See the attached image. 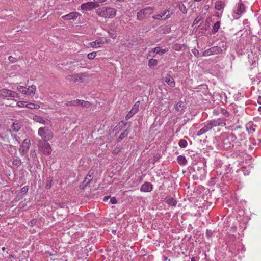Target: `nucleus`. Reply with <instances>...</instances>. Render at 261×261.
<instances>
[{
  "label": "nucleus",
  "instance_id": "1",
  "mask_svg": "<svg viewBox=\"0 0 261 261\" xmlns=\"http://www.w3.org/2000/svg\"><path fill=\"white\" fill-rule=\"evenodd\" d=\"M96 14L105 19H112L117 14V10L112 7L103 6L100 7L96 10Z\"/></svg>",
  "mask_w": 261,
  "mask_h": 261
},
{
  "label": "nucleus",
  "instance_id": "2",
  "mask_svg": "<svg viewBox=\"0 0 261 261\" xmlns=\"http://www.w3.org/2000/svg\"><path fill=\"white\" fill-rule=\"evenodd\" d=\"M38 134L44 141H50L54 137L53 132L47 127L39 128Z\"/></svg>",
  "mask_w": 261,
  "mask_h": 261
},
{
  "label": "nucleus",
  "instance_id": "3",
  "mask_svg": "<svg viewBox=\"0 0 261 261\" xmlns=\"http://www.w3.org/2000/svg\"><path fill=\"white\" fill-rule=\"evenodd\" d=\"M38 147L39 150L45 155H48L51 152L50 145L47 141H40Z\"/></svg>",
  "mask_w": 261,
  "mask_h": 261
},
{
  "label": "nucleus",
  "instance_id": "4",
  "mask_svg": "<svg viewBox=\"0 0 261 261\" xmlns=\"http://www.w3.org/2000/svg\"><path fill=\"white\" fill-rule=\"evenodd\" d=\"M86 77H87L86 73H78L73 75H68L65 79L69 82H80Z\"/></svg>",
  "mask_w": 261,
  "mask_h": 261
},
{
  "label": "nucleus",
  "instance_id": "5",
  "mask_svg": "<svg viewBox=\"0 0 261 261\" xmlns=\"http://www.w3.org/2000/svg\"><path fill=\"white\" fill-rule=\"evenodd\" d=\"M0 96L4 98L19 97V94L16 92L5 88L0 90Z\"/></svg>",
  "mask_w": 261,
  "mask_h": 261
},
{
  "label": "nucleus",
  "instance_id": "6",
  "mask_svg": "<svg viewBox=\"0 0 261 261\" xmlns=\"http://www.w3.org/2000/svg\"><path fill=\"white\" fill-rule=\"evenodd\" d=\"M30 145L31 142L30 139H25L23 140L19 148V151L21 155L23 156L27 153Z\"/></svg>",
  "mask_w": 261,
  "mask_h": 261
},
{
  "label": "nucleus",
  "instance_id": "7",
  "mask_svg": "<svg viewBox=\"0 0 261 261\" xmlns=\"http://www.w3.org/2000/svg\"><path fill=\"white\" fill-rule=\"evenodd\" d=\"M98 6L99 5L97 3H96L95 2H88L86 3L82 4L81 7L83 10L89 11L91 10L94 8H97Z\"/></svg>",
  "mask_w": 261,
  "mask_h": 261
},
{
  "label": "nucleus",
  "instance_id": "8",
  "mask_svg": "<svg viewBox=\"0 0 261 261\" xmlns=\"http://www.w3.org/2000/svg\"><path fill=\"white\" fill-rule=\"evenodd\" d=\"M208 122L210 125L212 126V129H213V128H214V127H216L217 126H223L225 125L224 120L222 119H220V118H218L216 120H211V121H210Z\"/></svg>",
  "mask_w": 261,
  "mask_h": 261
},
{
  "label": "nucleus",
  "instance_id": "9",
  "mask_svg": "<svg viewBox=\"0 0 261 261\" xmlns=\"http://www.w3.org/2000/svg\"><path fill=\"white\" fill-rule=\"evenodd\" d=\"M80 15L77 12H71L67 15L62 16V18L64 20H75Z\"/></svg>",
  "mask_w": 261,
  "mask_h": 261
},
{
  "label": "nucleus",
  "instance_id": "10",
  "mask_svg": "<svg viewBox=\"0 0 261 261\" xmlns=\"http://www.w3.org/2000/svg\"><path fill=\"white\" fill-rule=\"evenodd\" d=\"M169 50L168 48H165L164 49L161 48L160 47H156L151 49L150 51V53H154L155 54H158L160 56H162L164 55L165 53L167 52Z\"/></svg>",
  "mask_w": 261,
  "mask_h": 261
},
{
  "label": "nucleus",
  "instance_id": "11",
  "mask_svg": "<svg viewBox=\"0 0 261 261\" xmlns=\"http://www.w3.org/2000/svg\"><path fill=\"white\" fill-rule=\"evenodd\" d=\"M71 106H76L80 105L83 107L85 108H90L91 106V104L89 101H86L83 100L77 99L75 101H73Z\"/></svg>",
  "mask_w": 261,
  "mask_h": 261
},
{
  "label": "nucleus",
  "instance_id": "12",
  "mask_svg": "<svg viewBox=\"0 0 261 261\" xmlns=\"http://www.w3.org/2000/svg\"><path fill=\"white\" fill-rule=\"evenodd\" d=\"M152 185L149 182H145L141 187V191L144 192H149L152 190Z\"/></svg>",
  "mask_w": 261,
  "mask_h": 261
},
{
  "label": "nucleus",
  "instance_id": "13",
  "mask_svg": "<svg viewBox=\"0 0 261 261\" xmlns=\"http://www.w3.org/2000/svg\"><path fill=\"white\" fill-rule=\"evenodd\" d=\"M104 43V41L102 39H99L94 41L90 42L89 45L93 48H98L101 47Z\"/></svg>",
  "mask_w": 261,
  "mask_h": 261
},
{
  "label": "nucleus",
  "instance_id": "14",
  "mask_svg": "<svg viewBox=\"0 0 261 261\" xmlns=\"http://www.w3.org/2000/svg\"><path fill=\"white\" fill-rule=\"evenodd\" d=\"M33 119L35 122H38L44 125L48 124L49 121L47 119H45L43 117L37 115L33 116Z\"/></svg>",
  "mask_w": 261,
  "mask_h": 261
},
{
  "label": "nucleus",
  "instance_id": "15",
  "mask_svg": "<svg viewBox=\"0 0 261 261\" xmlns=\"http://www.w3.org/2000/svg\"><path fill=\"white\" fill-rule=\"evenodd\" d=\"M37 87L36 85H32L27 88V95L32 97L35 94Z\"/></svg>",
  "mask_w": 261,
  "mask_h": 261
},
{
  "label": "nucleus",
  "instance_id": "16",
  "mask_svg": "<svg viewBox=\"0 0 261 261\" xmlns=\"http://www.w3.org/2000/svg\"><path fill=\"white\" fill-rule=\"evenodd\" d=\"M245 10V7L244 4L241 3L238 4L237 8L234 10V12L237 14H241Z\"/></svg>",
  "mask_w": 261,
  "mask_h": 261
},
{
  "label": "nucleus",
  "instance_id": "17",
  "mask_svg": "<svg viewBox=\"0 0 261 261\" xmlns=\"http://www.w3.org/2000/svg\"><path fill=\"white\" fill-rule=\"evenodd\" d=\"M212 126L210 125L208 122H207L206 124H205L203 127H202L198 132V135H201L208 130L212 129Z\"/></svg>",
  "mask_w": 261,
  "mask_h": 261
},
{
  "label": "nucleus",
  "instance_id": "18",
  "mask_svg": "<svg viewBox=\"0 0 261 261\" xmlns=\"http://www.w3.org/2000/svg\"><path fill=\"white\" fill-rule=\"evenodd\" d=\"M164 81L168 84L170 87H174L175 86V82L173 78L170 76H165L164 79Z\"/></svg>",
  "mask_w": 261,
  "mask_h": 261
},
{
  "label": "nucleus",
  "instance_id": "19",
  "mask_svg": "<svg viewBox=\"0 0 261 261\" xmlns=\"http://www.w3.org/2000/svg\"><path fill=\"white\" fill-rule=\"evenodd\" d=\"M143 14L146 17L150 15L153 12V8L150 7H147L141 10Z\"/></svg>",
  "mask_w": 261,
  "mask_h": 261
},
{
  "label": "nucleus",
  "instance_id": "20",
  "mask_svg": "<svg viewBox=\"0 0 261 261\" xmlns=\"http://www.w3.org/2000/svg\"><path fill=\"white\" fill-rule=\"evenodd\" d=\"M166 203L171 206H175L177 204V201L171 197H167L166 198Z\"/></svg>",
  "mask_w": 261,
  "mask_h": 261
},
{
  "label": "nucleus",
  "instance_id": "21",
  "mask_svg": "<svg viewBox=\"0 0 261 261\" xmlns=\"http://www.w3.org/2000/svg\"><path fill=\"white\" fill-rule=\"evenodd\" d=\"M177 162L180 165H185L187 164V160L184 156L179 155L177 159Z\"/></svg>",
  "mask_w": 261,
  "mask_h": 261
},
{
  "label": "nucleus",
  "instance_id": "22",
  "mask_svg": "<svg viewBox=\"0 0 261 261\" xmlns=\"http://www.w3.org/2000/svg\"><path fill=\"white\" fill-rule=\"evenodd\" d=\"M210 48L213 55L219 54L222 51V49L218 46H214Z\"/></svg>",
  "mask_w": 261,
  "mask_h": 261
},
{
  "label": "nucleus",
  "instance_id": "23",
  "mask_svg": "<svg viewBox=\"0 0 261 261\" xmlns=\"http://www.w3.org/2000/svg\"><path fill=\"white\" fill-rule=\"evenodd\" d=\"M224 7V3L222 1H217L215 3V8L218 10H221Z\"/></svg>",
  "mask_w": 261,
  "mask_h": 261
},
{
  "label": "nucleus",
  "instance_id": "24",
  "mask_svg": "<svg viewBox=\"0 0 261 261\" xmlns=\"http://www.w3.org/2000/svg\"><path fill=\"white\" fill-rule=\"evenodd\" d=\"M21 126L20 123L18 121H16L13 123L12 129L15 132H17L21 128Z\"/></svg>",
  "mask_w": 261,
  "mask_h": 261
},
{
  "label": "nucleus",
  "instance_id": "25",
  "mask_svg": "<svg viewBox=\"0 0 261 261\" xmlns=\"http://www.w3.org/2000/svg\"><path fill=\"white\" fill-rule=\"evenodd\" d=\"M26 107L30 109H39L40 106L38 104L30 102L27 103Z\"/></svg>",
  "mask_w": 261,
  "mask_h": 261
},
{
  "label": "nucleus",
  "instance_id": "26",
  "mask_svg": "<svg viewBox=\"0 0 261 261\" xmlns=\"http://www.w3.org/2000/svg\"><path fill=\"white\" fill-rule=\"evenodd\" d=\"M140 104V101H137L134 105L133 108L130 110L131 111L134 112L135 114L137 113L139 110V107Z\"/></svg>",
  "mask_w": 261,
  "mask_h": 261
},
{
  "label": "nucleus",
  "instance_id": "27",
  "mask_svg": "<svg viewBox=\"0 0 261 261\" xmlns=\"http://www.w3.org/2000/svg\"><path fill=\"white\" fill-rule=\"evenodd\" d=\"M16 89L22 94L27 95V88L22 86H18Z\"/></svg>",
  "mask_w": 261,
  "mask_h": 261
},
{
  "label": "nucleus",
  "instance_id": "28",
  "mask_svg": "<svg viewBox=\"0 0 261 261\" xmlns=\"http://www.w3.org/2000/svg\"><path fill=\"white\" fill-rule=\"evenodd\" d=\"M158 64V61L154 59H151L148 61V66L150 68L154 67Z\"/></svg>",
  "mask_w": 261,
  "mask_h": 261
},
{
  "label": "nucleus",
  "instance_id": "29",
  "mask_svg": "<svg viewBox=\"0 0 261 261\" xmlns=\"http://www.w3.org/2000/svg\"><path fill=\"white\" fill-rule=\"evenodd\" d=\"M129 132L128 130H125L123 131L119 136L118 138V141H120L122 140L124 138L127 137L129 134Z\"/></svg>",
  "mask_w": 261,
  "mask_h": 261
},
{
  "label": "nucleus",
  "instance_id": "30",
  "mask_svg": "<svg viewBox=\"0 0 261 261\" xmlns=\"http://www.w3.org/2000/svg\"><path fill=\"white\" fill-rule=\"evenodd\" d=\"M184 107V103L182 101H179L176 103L175 109L178 112H181Z\"/></svg>",
  "mask_w": 261,
  "mask_h": 261
},
{
  "label": "nucleus",
  "instance_id": "31",
  "mask_svg": "<svg viewBox=\"0 0 261 261\" xmlns=\"http://www.w3.org/2000/svg\"><path fill=\"white\" fill-rule=\"evenodd\" d=\"M146 16L143 14L142 10H140L137 13V18L138 20H142Z\"/></svg>",
  "mask_w": 261,
  "mask_h": 261
},
{
  "label": "nucleus",
  "instance_id": "32",
  "mask_svg": "<svg viewBox=\"0 0 261 261\" xmlns=\"http://www.w3.org/2000/svg\"><path fill=\"white\" fill-rule=\"evenodd\" d=\"M220 23L219 21H217V22H216L214 24L213 28V32L214 33L217 32L218 31V30L220 28Z\"/></svg>",
  "mask_w": 261,
  "mask_h": 261
},
{
  "label": "nucleus",
  "instance_id": "33",
  "mask_svg": "<svg viewBox=\"0 0 261 261\" xmlns=\"http://www.w3.org/2000/svg\"><path fill=\"white\" fill-rule=\"evenodd\" d=\"M178 144L180 147L184 148V147H186L187 146L188 143H187V142L186 140H185L184 139H181L179 141Z\"/></svg>",
  "mask_w": 261,
  "mask_h": 261
},
{
  "label": "nucleus",
  "instance_id": "34",
  "mask_svg": "<svg viewBox=\"0 0 261 261\" xmlns=\"http://www.w3.org/2000/svg\"><path fill=\"white\" fill-rule=\"evenodd\" d=\"M96 55V52H92L88 54L87 57L90 60H93L94 59Z\"/></svg>",
  "mask_w": 261,
  "mask_h": 261
},
{
  "label": "nucleus",
  "instance_id": "35",
  "mask_svg": "<svg viewBox=\"0 0 261 261\" xmlns=\"http://www.w3.org/2000/svg\"><path fill=\"white\" fill-rule=\"evenodd\" d=\"M27 103L25 101H20L16 103V105L20 108L26 107Z\"/></svg>",
  "mask_w": 261,
  "mask_h": 261
},
{
  "label": "nucleus",
  "instance_id": "36",
  "mask_svg": "<svg viewBox=\"0 0 261 261\" xmlns=\"http://www.w3.org/2000/svg\"><path fill=\"white\" fill-rule=\"evenodd\" d=\"M92 179V176L90 175H88L85 178L84 182H86V184L85 186L87 185L88 184L90 183V181Z\"/></svg>",
  "mask_w": 261,
  "mask_h": 261
},
{
  "label": "nucleus",
  "instance_id": "37",
  "mask_svg": "<svg viewBox=\"0 0 261 261\" xmlns=\"http://www.w3.org/2000/svg\"><path fill=\"white\" fill-rule=\"evenodd\" d=\"M165 15V13H162L161 14L156 15L153 17V19L161 20L162 18Z\"/></svg>",
  "mask_w": 261,
  "mask_h": 261
},
{
  "label": "nucleus",
  "instance_id": "38",
  "mask_svg": "<svg viewBox=\"0 0 261 261\" xmlns=\"http://www.w3.org/2000/svg\"><path fill=\"white\" fill-rule=\"evenodd\" d=\"M179 8L180 10L184 13L186 14L187 12V10L186 8L184 5H179Z\"/></svg>",
  "mask_w": 261,
  "mask_h": 261
},
{
  "label": "nucleus",
  "instance_id": "39",
  "mask_svg": "<svg viewBox=\"0 0 261 261\" xmlns=\"http://www.w3.org/2000/svg\"><path fill=\"white\" fill-rule=\"evenodd\" d=\"M212 55L213 54L211 52V48L205 50L203 53V55L204 56H209Z\"/></svg>",
  "mask_w": 261,
  "mask_h": 261
},
{
  "label": "nucleus",
  "instance_id": "40",
  "mask_svg": "<svg viewBox=\"0 0 261 261\" xmlns=\"http://www.w3.org/2000/svg\"><path fill=\"white\" fill-rule=\"evenodd\" d=\"M135 114L134 112H133L132 111H130L128 112V113L126 115V116L125 117V119L126 120H128Z\"/></svg>",
  "mask_w": 261,
  "mask_h": 261
},
{
  "label": "nucleus",
  "instance_id": "41",
  "mask_svg": "<svg viewBox=\"0 0 261 261\" xmlns=\"http://www.w3.org/2000/svg\"><path fill=\"white\" fill-rule=\"evenodd\" d=\"M28 190H29L28 187L27 186H24L21 188V192L25 193L28 192Z\"/></svg>",
  "mask_w": 261,
  "mask_h": 261
},
{
  "label": "nucleus",
  "instance_id": "42",
  "mask_svg": "<svg viewBox=\"0 0 261 261\" xmlns=\"http://www.w3.org/2000/svg\"><path fill=\"white\" fill-rule=\"evenodd\" d=\"M222 113L224 115L225 117H227L229 115V112L227 110H225L224 109L222 110Z\"/></svg>",
  "mask_w": 261,
  "mask_h": 261
},
{
  "label": "nucleus",
  "instance_id": "43",
  "mask_svg": "<svg viewBox=\"0 0 261 261\" xmlns=\"http://www.w3.org/2000/svg\"><path fill=\"white\" fill-rule=\"evenodd\" d=\"M109 35H110V36L113 38V39H115L116 38V33H109Z\"/></svg>",
  "mask_w": 261,
  "mask_h": 261
},
{
  "label": "nucleus",
  "instance_id": "44",
  "mask_svg": "<svg viewBox=\"0 0 261 261\" xmlns=\"http://www.w3.org/2000/svg\"><path fill=\"white\" fill-rule=\"evenodd\" d=\"M8 59H9V60L11 62H15L16 61L15 60V58L13 57L12 56H10L8 57Z\"/></svg>",
  "mask_w": 261,
  "mask_h": 261
},
{
  "label": "nucleus",
  "instance_id": "45",
  "mask_svg": "<svg viewBox=\"0 0 261 261\" xmlns=\"http://www.w3.org/2000/svg\"><path fill=\"white\" fill-rule=\"evenodd\" d=\"M110 201L112 204H116L117 203V200L114 197L112 198L110 200Z\"/></svg>",
  "mask_w": 261,
  "mask_h": 261
},
{
  "label": "nucleus",
  "instance_id": "46",
  "mask_svg": "<svg viewBox=\"0 0 261 261\" xmlns=\"http://www.w3.org/2000/svg\"><path fill=\"white\" fill-rule=\"evenodd\" d=\"M20 161H18L17 160H15L13 162V164L15 165H19V164H20Z\"/></svg>",
  "mask_w": 261,
  "mask_h": 261
},
{
  "label": "nucleus",
  "instance_id": "47",
  "mask_svg": "<svg viewBox=\"0 0 261 261\" xmlns=\"http://www.w3.org/2000/svg\"><path fill=\"white\" fill-rule=\"evenodd\" d=\"M106 0H94V1L96 3H102V2H105Z\"/></svg>",
  "mask_w": 261,
  "mask_h": 261
},
{
  "label": "nucleus",
  "instance_id": "48",
  "mask_svg": "<svg viewBox=\"0 0 261 261\" xmlns=\"http://www.w3.org/2000/svg\"><path fill=\"white\" fill-rule=\"evenodd\" d=\"M110 39H106V40H105V41H104V42H105V43H109V42H110Z\"/></svg>",
  "mask_w": 261,
  "mask_h": 261
},
{
  "label": "nucleus",
  "instance_id": "49",
  "mask_svg": "<svg viewBox=\"0 0 261 261\" xmlns=\"http://www.w3.org/2000/svg\"><path fill=\"white\" fill-rule=\"evenodd\" d=\"M109 199V197H104V201H107Z\"/></svg>",
  "mask_w": 261,
  "mask_h": 261
},
{
  "label": "nucleus",
  "instance_id": "50",
  "mask_svg": "<svg viewBox=\"0 0 261 261\" xmlns=\"http://www.w3.org/2000/svg\"><path fill=\"white\" fill-rule=\"evenodd\" d=\"M5 249H6V248H5V247H3V248H2V250L3 252H4V251H5Z\"/></svg>",
  "mask_w": 261,
  "mask_h": 261
},
{
  "label": "nucleus",
  "instance_id": "51",
  "mask_svg": "<svg viewBox=\"0 0 261 261\" xmlns=\"http://www.w3.org/2000/svg\"><path fill=\"white\" fill-rule=\"evenodd\" d=\"M194 2H199L201 0H193Z\"/></svg>",
  "mask_w": 261,
  "mask_h": 261
},
{
  "label": "nucleus",
  "instance_id": "52",
  "mask_svg": "<svg viewBox=\"0 0 261 261\" xmlns=\"http://www.w3.org/2000/svg\"><path fill=\"white\" fill-rule=\"evenodd\" d=\"M9 257H14V256L12 255H9Z\"/></svg>",
  "mask_w": 261,
  "mask_h": 261
},
{
  "label": "nucleus",
  "instance_id": "53",
  "mask_svg": "<svg viewBox=\"0 0 261 261\" xmlns=\"http://www.w3.org/2000/svg\"><path fill=\"white\" fill-rule=\"evenodd\" d=\"M82 186H83V185H80V188L81 189L83 188V187Z\"/></svg>",
  "mask_w": 261,
  "mask_h": 261
},
{
  "label": "nucleus",
  "instance_id": "54",
  "mask_svg": "<svg viewBox=\"0 0 261 261\" xmlns=\"http://www.w3.org/2000/svg\"><path fill=\"white\" fill-rule=\"evenodd\" d=\"M50 186H49V187H48V185L46 186V188H47V189H50Z\"/></svg>",
  "mask_w": 261,
  "mask_h": 261
},
{
  "label": "nucleus",
  "instance_id": "55",
  "mask_svg": "<svg viewBox=\"0 0 261 261\" xmlns=\"http://www.w3.org/2000/svg\"><path fill=\"white\" fill-rule=\"evenodd\" d=\"M194 258H192V259H191V261H194Z\"/></svg>",
  "mask_w": 261,
  "mask_h": 261
},
{
  "label": "nucleus",
  "instance_id": "56",
  "mask_svg": "<svg viewBox=\"0 0 261 261\" xmlns=\"http://www.w3.org/2000/svg\"><path fill=\"white\" fill-rule=\"evenodd\" d=\"M197 52H198V50H196V52L194 53V54H197Z\"/></svg>",
  "mask_w": 261,
  "mask_h": 261
},
{
  "label": "nucleus",
  "instance_id": "57",
  "mask_svg": "<svg viewBox=\"0 0 261 261\" xmlns=\"http://www.w3.org/2000/svg\"><path fill=\"white\" fill-rule=\"evenodd\" d=\"M197 52H198V50H196V52L194 53V54H197Z\"/></svg>",
  "mask_w": 261,
  "mask_h": 261
},
{
  "label": "nucleus",
  "instance_id": "58",
  "mask_svg": "<svg viewBox=\"0 0 261 261\" xmlns=\"http://www.w3.org/2000/svg\"><path fill=\"white\" fill-rule=\"evenodd\" d=\"M197 52H198V50H196V52L194 53V54H197Z\"/></svg>",
  "mask_w": 261,
  "mask_h": 261
},
{
  "label": "nucleus",
  "instance_id": "59",
  "mask_svg": "<svg viewBox=\"0 0 261 261\" xmlns=\"http://www.w3.org/2000/svg\"><path fill=\"white\" fill-rule=\"evenodd\" d=\"M259 111H261V107L259 108Z\"/></svg>",
  "mask_w": 261,
  "mask_h": 261
},
{
  "label": "nucleus",
  "instance_id": "60",
  "mask_svg": "<svg viewBox=\"0 0 261 261\" xmlns=\"http://www.w3.org/2000/svg\"><path fill=\"white\" fill-rule=\"evenodd\" d=\"M175 50H178V47H176V48H175Z\"/></svg>",
  "mask_w": 261,
  "mask_h": 261
},
{
  "label": "nucleus",
  "instance_id": "61",
  "mask_svg": "<svg viewBox=\"0 0 261 261\" xmlns=\"http://www.w3.org/2000/svg\"><path fill=\"white\" fill-rule=\"evenodd\" d=\"M175 50H178V47H176V48H175Z\"/></svg>",
  "mask_w": 261,
  "mask_h": 261
},
{
  "label": "nucleus",
  "instance_id": "62",
  "mask_svg": "<svg viewBox=\"0 0 261 261\" xmlns=\"http://www.w3.org/2000/svg\"><path fill=\"white\" fill-rule=\"evenodd\" d=\"M19 261H22V260L19 259Z\"/></svg>",
  "mask_w": 261,
  "mask_h": 261
}]
</instances>
